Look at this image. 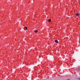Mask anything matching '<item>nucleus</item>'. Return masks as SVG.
Here are the masks:
<instances>
[{"mask_svg":"<svg viewBox=\"0 0 80 80\" xmlns=\"http://www.w3.org/2000/svg\"><path fill=\"white\" fill-rule=\"evenodd\" d=\"M35 33H37V32H38V31L37 30H36L35 31Z\"/></svg>","mask_w":80,"mask_h":80,"instance_id":"obj_4","label":"nucleus"},{"mask_svg":"<svg viewBox=\"0 0 80 80\" xmlns=\"http://www.w3.org/2000/svg\"><path fill=\"white\" fill-rule=\"evenodd\" d=\"M24 30H27V27H24Z\"/></svg>","mask_w":80,"mask_h":80,"instance_id":"obj_1","label":"nucleus"},{"mask_svg":"<svg viewBox=\"0 0 80 80\" xmlns=\"http://www.w3.org/2000/svg\"><path fill=\"white\" fill-rule=\"evenodd\" d=\"M76 16H78V15H79V13H78L77 14H76Z\"/></svg>","mask_w":80,"mask_h":80,"instance_id":"obj_3","label":"nucleus"},{"mask_svg":"<svg viewBox=\"0 0 80 80\" xmlns=\"http://www.w3.org/2000/svg\"><path fill=\"white\" fill-rule=\"evenodd\" d=\"M55 42L56 43H58V40H55Z\"/></svg>","mask_w":80,"mask_h":80,"instance_id":"obj_2","label":"nucleus"},{"mask_svg":"<svg viewBox=\"0 0 80 80\" xmlns=\"http://www.w3.org/2000/svg\"><path fill=\"white\" fill-rule=\"evenodd\" d=\"M48 22H51V19H49V20H48Z\"/></svg>","mask_w":80,"mask_h":80,"instance_id":"obj_5","label":"nucleus"}]
</instances>
